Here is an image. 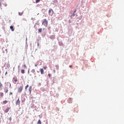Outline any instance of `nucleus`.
<instances>
[{"label": "nucleus", "instance_id": "obj_1", "mask_svg": "<svg viewBox=\"0 0 124 124\" xmlns=\"http://www.w3.org/2000/svg\"><path fill=\"white\" fill-rule=\"evenodd\" d=\"M42 25H44L45 27H46L48 26V20L46 19H44L42 21Z\"/></svg>", "mask_w": 124, "mask_h": 124}, {"label": "nucleus", "instance_id": "obj_2", "mask_svg": "<svg viewBox=\"0 0 124 124\" xmlns=\"http://www.w3.org/2000/svg\"><path fill=\"white\" fill-rule=\"evenodd\" d=\"M23 88H24V86H20L18 89V93H22V91H23Z\"/></svg>", "mask_w": 124, "mask_h": 124}, {"label": "nucleus", "instance_id": "obj_3", "mask_svg": "<svg viewBox=\"0 0 124 124\" xmlns=\"http://www.w3.org/2000/svg\"><path fill=\"white\" fill-rule=\"evenodd\" d=\"M48 14L50 16H53V14H54V11L52 9L49 10L48 11Z\"/></svg>", "mask_w": 124, "mask_h": 124}, {"label": "nucleus", "instance_id": "obj_4", "mask_svg": "<svg viewBox=\"0 0 124 124\" xmlns=\"http://www.w3.org/2000/svg\"><path fill=\"white\" fill-rule=\"evenodd\" d=\"M11 109V108L10 107H8L5 110L4 112L5 113H8L9 112V110Z\"/></svg>", "mask_w": 124, "mask_h": 124}, {"label": "nucleus", "instance_id": "obj_5", "mask_svg": "<svg viewBox=\"0 0 124 124\" xmlns=\"http://www.w3.org/2000/svg\"><path fill=\"white\" fill-rule=\"evenodd\" d=\"M32 90V87L30 86L29 88V91L30 92V94L31 93V90Z\"/></svg>", "mask_w": 124, "mask_h": 124}, {"label": "nucleus", "instance_id": "obj_6", "mask_svg": "<svg viewBox=\"0 0 124 124\" xmlns=\"http://www.w3.org/2000/svg\"><path fill=\"white\" fill-rule=\"evenodd\" d=\"M20 98H18V99H17L16 102V105H18V104H20Z\"/></svg>", "mask_w": 124, "mask_h": 124}, {"label": "nucleus", "instance_id": "obj_7", "mask_svg": "<svg viewBox=\"0 0 124 124\" xmlns=\"http://www.w3.org/2000/svg\"><path fill=\"white\" fill-rule=\"evenodd\" d=\"M75 12H76V10H75L73 15L71 16V18H72L73 17H74V16H75Z\"/></svg>", "mask_w": 124, "mask_h": 124}, {"label": "nucleus", "instance_id": "obj_8", "mask_svg": "<svg viewBox=\"0 0 124 124\" xmlns=\"http://www.w3.org/2000/svg\"><path fill=\"white\" fill-rule=\"evenodd\" d=\"M40 71L41 72V74H43V73H44V70H43V69H40Z\"/></svg>", "mask_w": 124, "mask_h": 124}, {"label": "nucleus", "instance_id": "obj_9", "mask_svg": "<svg viewBox=\"0 0 124 124\" xmlns=\"http://www.w3.org/2000/svg\"><path fill=\"white\" fill-rule=\"evenodd\" d=\"M13 80L15 82H17L18 81V79L17 78H14Z\"/></svg>", "mask_w": 124, "mask_h": 124}, {"label": "nucleus", "instance_id": "obj_10", "mask_svg": "<svg viewBox=\"0 0 124 124\" xmlns=\"http://www.w3.org/2000/svg\"><path fill=\"white\" fill-rule=\"evenodd\" d=\"M4 95L3 93L0 92V97H2Z\"/></svg>", "mask_w": 124, "mask_h": 124}, {"label": "nucleus", "instance_id": "obj_11", "mask_svg": "<svg viewBox=\"0 0 124 124\" xmlns=\"http://www.w3.org/2000/svg\"><path fill=\"white\" fill-rule=\"evenodd\" d=\"M10 28L11 30H12V31H14V29L13 26H10Z\"/></svg>", "mask_w": 124, "mask_h": 124}, {"label": "nucleus", "instance_id": "obj_12", "mask_svg": "<svg viewBox=\"0 0 124 124\" xmlns=\"http://www.w3.org/2000/svg\"><path fill=\"white\" fill-rule=\"evenodd\" d=\"M39 32H42V28H40L38 29Z\"/></svg>", "mask_w": 124, "mask_h": 124}, {"label": "nucleus", "instance_id": "obj_13", "mask_svg": "<svg viewBox=\"0 0 124 124\" xmlns=\"http://www.w3.org/2000/svg\"><path fill=\"white\" fill-rule=\"evenodd\" d=\"M8 102V101H7V100H5L3 102V103L4 104H6V103H7Z\"/></svg>", "mask_w": 124, "mask_h": 124}, {"label": "nucleus", "instance_id": "obj_14", "mask_svg": "<svg viewBox=\"0 0 124 124\" xmlns=\"http://www.w3.org/2000/svg\"><path fill=\"white\" fill-rule=\"evenodd\" d=\"M38 124H41V121L40 120H39L38 122H37Z\"/></svg>", "mask_w": 124, "mask_h": 124}, {"label": "nucleus", "instance_id": "obj_15", "mask_svg": "<svg viewBox=\"0 0 124 124\" xmlns=\"http://www.w3.org/2000/svg\"><path fill=\"white\" fill-rule=\"evenodd\" d=\"M21 73H22V74H24V73H25V70L24 69L21 70Z\"/></svg>", "mask_w": 124, "mask_h": 124}, {"label": "nucleus", "instance_id": "obj_16", "mask_svg": "<svg viewBox=\"0 0 124 124\" xmlns=\"http://www.w3.org/2000/svg\"><path fill=\"white\" fill-rule=\"evenodd\" d=\"M22 15H23V12L19 13V16H22Z\"/></svg>", "mask_w": 124, "mask_h": 124}, {"label": "nucleus", "instance_id": "obj_17", "mask_svg": "<svg viewBox=\"0 0 124 124\" xmlns=\"http://www.w3.org/2000/svg\"><path fill=\"white\" fill-rule=\"evenodd\" d=\"M28 88H29V84H28V85L25 87V90H28Z\"/></svg>", "mask_w": 124, "mask_h": 124}, {"label": "nucleus", "instance_id": "obj_18", "mask_svg": "<svg viewBox=\"0 0 124 124\" xmlns=\"http://www.w3.org/2000/svg\"><path fill=\"white\" fill-rule=\"evenodd\" d=\"M2 87V84H1V82H0V89H1Z\"/></svg>", "mask_w": 124, "mask_h": 124}, {"label": "nucleus", "instance_id": "obj_19", "mask_svg": "<svg viewBox=\"0 0 124 124\" xmlns=\"http://www.w3.org/2000/svg\"><path fill=\"white\" fill-rule=\"evenodd\" d=\"M23 66L24 69L27 68V66L26 65V64L23 65Z\"/></svg>", "mask_w": 124, "mask_h": 124}, {"label": "nucleus", "instance_id": "obj_20", "mask_svg": "<svg viewBox=\"0 0 124 124\" xmlns=\"http://www.w3.org/2000/svg\"><path fill=\"white\" fill-rule=\"evenodd\" d=\"M40 1V0H36V3H38Z\"/></svg>", "mask_w": 124, "mask_h": 124}, {"label": "nucleus", "instance_id": "obj_21", "mask_svg": "<svg viewBox=\"0 0 124 124\" xmlns=\"http://www.w3.org/2000/svg\"><path fill=\"white\" fill-rule=\"evenodd\" d=\"M5 93H8V89H6L4 90Z\"/></svg>", "mask_w": 124, "mask_h": 124}, {"label": "nucleus", "instance_id": "obj_22", "mask_svg": "<svg viewBox=\"0 0 124 124\" xmlns=\"http://www.w3.org/2000/svg\"><path fill=\"white\" fill-rule=\"evenodd\" d=\"M13 95V93L12 92H10L9 93V95Z\"/></svg>", "mask_w": 124, "mask_h": 124}, {"label": "nucleus", "instance_id": "obj_23", "mask_svg": "<svg viewBox=\"0 0 124 124\" xmlns=\"http://www.w3.org/2000/svg\"><path fill=\"white\" fill-rule=\"evenodd\" d=\"M9 120L10 121V122H11V121H12V118L10 117Z\"/></svg>", "mask_w": 124, "mask_h": 124}, {"label": "nucleus", "instance_id": "obj_24", "mask_svg": "<svg viewBox=\"0 0 124 124\" xmlns=\"http://www.w3.org/2000/svg\"><path fill=\"white\" fill-rule=\"evenodd\" d=\"M44 69L46 70L47 69V66H45L43 67Z\"/></svg>", "mask_w": 124, "mask_h": 124}, {"label": "nucleus", "instance_id": "obj_25", "mask_svg": "<svg viewBox=\"0 0 124 124\" xmlns=\"http://www.w3.org/2000/svg\"><path fill=\"white\" fill-rule=\"evenodd\" d=\"M48 76L50 78V77H51V74H48Z\"/></svg>", "mask_w": 124, "mask_h": 124}, {"label": "nucleus", "instance_id": "obj_26", "mask_svg": "<svg viewBox=\"0 0 124 124\" xmlns=\"http://www.w3.org/2000/svg\"><path fill=\"white\" fill-rule=\"evenodd\" d=\"M72 101V99L70 98L68 99V101Z\"/></svg>", "mask_w": 124, "mask_h": 124}, {"label": "nucleus", "instance_id": "obj_27", "mask_svg": "<svg viewBox=\"0 0 124 124\" xmlns=\"http://www.w3.org/2000/svg\"><path fill=\"white\" fill-rule=\"evenodd\" d=\"M56 69H57V70H59V66H56Z\"/></svg>", "mask_w": 124, "mask_h": 124}, {"label": "nucleus", "instance_id": "obj_28", "mask_svg": "<svg viewBox=\"0 0 124 124\" xmlns=\"http://www.w3.org/2000/svg\"><path fill=\"white\" fill-rule=\"evenodd\" d=\"M69 67H70V68H71V67H72V65H69Z\"/></svg>", "mask_w": 124, "mask_h": 124}, {"label": "nucleus", "instance_id": "obj_29", "mask_svg": "<svg viewBox=\"0 0 124 124\" xmlns=\"http://www.w3.org/2000/svg\"><path fill=\"white\" fill-rule=\"evenodd\" d=\"M69 23H71V21H70V20H69Z\"/></svg>", "mask_w": 124, "mask_h": 124}, {"label": "nucleus", "instance_id": "obj_30", "mask_svg": "<svg viewBox=\"0 0 124 124\" xmlns=\"http://www.w3.org/2000/svg\"><path fill=\"white\" fill-rule=\"evenodd\" d=\"M5 6H7V4H5Z\"/></svg>", "mask_w": 124, "mask_h": 124}, {"label": "nucleus", "instance_id": "obj_31", "mask_svg": "<svg viewBox=\"0 0 124 124\" xmlns=\"http://www.w3.org/2000/svg\"><path fill=\"white\" fill-rule=\"evenodd\" d=\"M6 74H7V72H6L5 73V75H6Z\"/></svg>", "mask_w": 124, "mask_h": 124}, {"label": "nucleus", "instance_id": "obj_32", "mask_svg": "<svg viewBox=\"0 0 124 124\" xmlns=\"http://www.w3.org/2000/svg\"><path fill=\"white\" fill-rule=\"evenodd\" d=\"M0 6H1V3H0Z\"/></svg>", "mask_w": 124, "mask_h": 124}, {"label": "nucleus", "instance_id": "obj_33", "mask_svg": "<svg viewBox=\"0 0 124 124\" xmlns=\"http://www.w3.org/2000/svg\"><path fill=\"white\" fill-rule=\"evenodd\" d=\"M39 43H38L37 46H39Z\"/></svg>", "mask_w": 124, "mask_h": 124}, {"label": "nucleus", "instance_id": "obj_34", "mask_svg": "<svg viewBox=\"0 0 124 124\" xmlns=\"http://www.w3.org/2000/svg\"><path fill=\"white\" fill-rule=\"evenodd\" d=\"M35 66H37V64H35Z\"/></svg>", "mask_w": 124, "mask_h": 124}, {"label": "nucleus", "instance_id": "obj_35", "mask_svg": "<svg viewBox=\"0 0 124 124\" xmlns=\"http://www.w3.org/2000/svg\"><path fill=\"white\" fill-rule=\"evenodd\" d=\"M10 87H11V84H10Z\"/></svg>", "mask_w": 124, "mask_h": 124}, {"label": "nucleus", "instance_id": "obj_36", "mask_svg": "<svg viewBox=\"0 0 124 124\" xmlns=\"http://www.w3.org/2000/svg\"><path fill=\"white\" fill-rule=\"evenodd\" d=\"M53 71H54V72H55V70H53Z\"/></svg>", "mask_w": 124, "mask_h": 124}, {"label": "nucleus", "instance_id": "obj_37", "mask_svg": "<svg viewBox=\"0 0 124 124\" xmlns=\"http://www.w3.org/2000/svg\"><path fill=\"white\" fill-rule=\"evenodd\" d=\"M69 103H71V102H69Z\"/></svg>", "mask_w": 124, "mask_h": 124}]
</instances>
